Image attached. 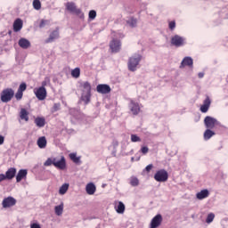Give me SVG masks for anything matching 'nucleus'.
<instances>
[{"instance_id": "50", "label": "nucleus", "mask_w": 228, "mask_h": 228, "mask_svg": "<svg viewBox=\"0 0 228 228\" xmlns=\"http://www.w3.org/2000/svg\"><path fill=\"white\" fill-rule=\"evenodd\" d=\"M47 86V82L46 81H43L42 82V86L41 87H45Z\"/></svg>"}, {"instance_id": "41", "label": "nucleus", "mask_w": 228, "mask_h": 228, "mask_svg": "<svg viewBox=\"0 0 228 228\" xmlns=\"http://www.w3.org/2000/svg\"><path fill=\"white\" fill-rule=\"evenodd\" d=\"M61 110V103H54L52 108V112H56Z\"/></svg>"}, {"instance_id": "39", "label": "nucleus", "mask_w": 228, "mask_h": 228, "mask_svg": "<svg viewBox=\"0 0 228 228\" xmlns=\"http://www.w3.org/2000/svg\"><path fill=\"white\" fill-rule=\"evenodd\" d=\"M27 90V84L26 83H21L18 88L19 92H25Z\"/></svg>"}, {"instance_id": "3", "label": "nucleus", "mask_w": 228, "mask_h": 228, "mask_svg": "<svg viewBox=\"0 0 228 228\" xmlns=\"http://www.w3.org/2000/svg\"><path fill=\"white\" fill-rule=\"evenodd\" d=\"M66 9L77 16H78L80 19H85V13L82 12L81 9H78L77 4L73 2H69L66 4Z\"/></svg>"}, {"instance_id": "27", "label": "nucleus", "mask_w": 228, "mask_h": 228, "mask_svg": "<svg viewBox=\"0 0 228 228\" xmlns=\"http://www.w3.org/2000/svg\"><path fill=\"white\" fill-rule=\"evenodd\" d=\"M47 145V140L45 136L43 137H39L37 140V146L39 147V149H45Z\"/></svg>"}, {"instance_id": "17", "label": "nucleus", "mask_w": 228, "mask_h": 228, "mask_svg": "<svg viewBox=\"0 0 228 228\" xmlns=\"http://www.w3.org/2000/svg\"><path fill=\"white\" fill-rule=\"evenodd\" d=\"M16 174H17V169L15 167H10L5 172V177L8 181H12V179H14Z\"/></svg>"}, {"instance_id": "43", "label": "nucleus", "mask_w": 228, "mask_h": 228, "mask_svg": "<svg viewBox=\"0 0 228 228\" xmlns=\"http://www.w3.org/2000/svg\"><path fill=\"white\" fill-rule=\"evenodd\" d=\"M149 151H150V149L148 146H143L141 148L142 154H148Z\"/></svg>"}, {"instance_id": "15", "label": "nucleus", "mask_w": 228, "mask_h": 228, "mask_svg": "<svg viewBox=\"0 0 228 228\" xmlns=\"http://www.w3.org/2000/svg\"><path fill=\"white\" fill-rule=\"evenodd\" d=\"M96 91L100 94H106L111 92V87L109 85L100 84L96 86Z\"/></svg>"}, {"instance_id": "2", "label": "nucleus", "mask_w": 228, "mask_h": 228, "mask_svg": "<svg viewBox=\"0 0 228 228\" xmlns=\"http://www.w3.org/2000/svg\"><path fill=\"white\" fill-rule=\"evenodd\" d=\"M142 56L141 54H135L129 58L127 67L130 71L137 70V67L139 66Z\"/></svg>"}, {"instance_id": "46", "label": "nucleus", "mask_w": 228, "mask_h": 228, "mask_svg": "<svg viewBox=\"0 0 228 228\" xmlns=\"http://www.w3.org/2000/svg\"><path fill=\"white\" fill-rule=\"evenodd\" d=\"M30 228H42L39 224L33 223L30 224Z\"/></svg>"}, {"instance_id": "16", "label": "nucleus", "mask_w": 228, "mask_h": 228, "mask_svg": "<svg viewBox=\"0 0 228 228\" xmlns=\"http://www.w3.org/2000/svg\"><path fill=\"white\" fill-rule=\"evenodd\" d=\"M211 106V98L209 96H206V99L203 101V104L200 106V110L201 112L206 113L209 110V107Z\"/></svg>"}, {"instance_id": "34", "label": "nucleus", "mask_w": 228, "mask_h": 228, "mask_svg": "<svg viewBox=\"0 0 228 228\" xmlns=\"http://www.w3.org/2000/svg\"><path fill=\"white\" fill-rule=\"evenodd\" d=\"M51 165H54V159L48 158L46 161L44 163L45 167H51Z\"/></svg>"}, {"instance_id": "20", "label": "nucleus", "mask_w": 228, "mask_h": 228, "mask_svg": "<svg viewBox=\"0 0 228 228\" xmlns=\"http://www.w3.org/2000/svg\"><path fill=\"white\" fill-rule=\"evenodd\" d=\"M96 190H97L96 185L94 183H89L86 186V191L87 195H94V193L96 192Z\"/></svg>"}, {"instance_id": "11", "label": "nucleus", "mask_w": 228, "mask_h": 228, "mask_svg": "<svg viewBox=\"0 0 228 228\" xmlns=\"http://www.w3.org/2000/svg\"><path fill=\"white\" fill-rule=\"evenodd\" d=\"M204 124H205L207 129H214L215 126H216V124H218V121L215 118L207 116L204 119Z\"/></svg>"}, {"instance_id": "49", "label": "nucleus", "mask_w": 228, "mask_h": 228, "mask_svg": "<svg viewBox=\"0 0 228 228\" xmlns=\"http://www.w3.org/2000/svg\"><path fill=\"white\" fill-rule=\"evenodd\" d=\"M136 23H137V20H134V18H132V19H131V25H132V26H134V24H136Z\"/></svg>"}, {"instance_id": "22", "label": "nucleus", "mask_w": 228, "mask_h": 228, "mask_svg": "<svg viewBox=\"0 0 228 228\" xmlns=\"http://www.w3.org/2000/svg\"><path fill=\"white\" fill-rule=\"evenodd\" d=\"M18 44L22 49H28L31 46L30 41L27 38H20Z\"/></svg>"}, {"instance_id": "42", "label": "nucleus", "mask_w": 228, "mask_h": 228, "mask_svg": "<svg viewBox=\"0 0 228 228\" xmlns=\"http://www.w3.org/2000/svg\"><path fill=\"white\" fill-rule=\"evenodd\" d=\"M23 97V92L20 91H17V93L15 94V98L17 101L21 100Z\"/></svg>"}, {"instance_id": "29", "label": "nucleus", "mask_w": 228, "mask_h": 228, "mask_svg": "<svg viewBox=\"0 0 228 228\" xmlns=\"http://www.w3.org/2000/svg\"><path fill=\"white\" fill-rule=\"evenodd\" d=\"M69 188V183H64L60 187L59 193L60 195H65Z\"/></svg>"}, {"instance_id": "44", "label": "nucleus", "mask_w": 228, "mask_h": 228, "mask_svg": "<svg viewBox=\"0 0 228 228\" xmlns=\"http://www.w3.org/2000/svg\"><path fill=\"white\" fill-rule=\"evenodd\" d=\"M175 27H176L175 21H171V22H169V28H170L171 30L175 29Z\"/></svg>"}, {"instance_id": "21", "label": "nucleus", "mask_w": 228, "mask_h": 228, "mask_svg": "<svg viewBox=\"0 0 228 228\" xmlns=\"http://www.w3.org/2000/svg\"><path fill=\"white\" fill-rule=\"evenodd\" d=\"M12 27H13V31L14 32L20 31L22 29V28H23V21H22V20H20V19L15 20L14 22H13Z\"/></svg>"}, {"instance_id": "28", "label": "nucleus", "mask_w": 228, "mask_h": 228, "mask_svg": "<svg viewBox=\"0 0 228 228\" xmlns=\"http://www.w3.org/2000/svg\"><path fill=\"white\" fill-rule=\"evenodd\" d=\"M213 136H215V132H213L210 128L207 129L204 132V134H203L204 140L206 141L210 140L211 138H213Z\"/></svg>"}, {"instance_id": "18", "label": "nucleus", "mask_w": 228, "mask_h": 228, "mask_svg": "<svg viewBox=\"0 0 228 228\" xmlns=\"http://www.w3.org/2000/svg\"><path fill=\"white\" fill-rule=\"evenodd\" d=\"M193 59L191 57H185L181 62L180 69H183L186 66L193 67Z\"/></svg>"}, {"instance_id": "12", "label": "nucleus", "mask_w": 228, "mask_h": 228, "mask_svg": "<svg viewBox=\"0 0 228 228\" xmlns=\"http://www.w3.org/2000/svg\"><path fill=\"white\" fill-rule=\"evenodd\" d=\"M58 38H60V28H56L53 31H52L49 35V37L45 40V44L53 43Z\"/></svg>"}, {"instance_id": "6", "label": "nucleus", "mask_w": 228, "mask_h": 228, "mask_svg": "<svg viewBox=\"0 0 228 228\" xmlns=\"http://www.w3.org/2000/svg\"><path fill=\"white\" fill-rule=\"evenodd\" d=\"M128 108L134 116L139 115L142 110L140 103L133 99H129Z\"/></svg>"}, {"instance_id": "14", "label": "nucleus", "mask_w": 228, "mask_h": 228, "mask_svg": "<svg viewBox=\"0 0 228 228\" xmlns=\"http://www.w3.org/2000/svg\"><path fill=\"white\" fill-rule=\"evenodd\" d=\"M121 41L118 39H113L110 43V48L112 53H118L121 50Z\"/></svg>"}, {"instance_id": "9", "label": "nucleus", "mask_w": 228, "mask_h": 228, "mask_svg": "<svg viewBox=\"0 0 228 228\" xmlns=\"http://www.w3.org/2000/svg\"><path fill=\"white\" fill-rule=\"evenodd\" d=\"M53 167H55V168H59V170H65L67 167L65 157L61 156L60 160L53 158Z\"/></svg>"}, {"instance_id": "24", "label": "nucleus", "mask_w": 228, "mask_h": 228, "mask_svg": "<svg viewBox=\"0 0 228 228\" xmlns=\"http://www.w3.org/2000/svg\"><path fill=\"white\" fill-rule=\"evenodd\" d=\"M19 116L20 119L25 120L26 122L29 120V112L24 108L20 109Z\"/></svg>"}, {"instance_id": "47", "label": "nucleus", "mask_w": 228, "mask_h": 228, "mask_svg": "<svg viewBox=\"0 0 228 228\" xmlns=\"http://www.w3.org/2000/svg\"><path fill=\"white\" fill-rule=\"evenodd\" d=\"M153 168V165L151 164V165H148L146 167H145V170L146 172H151Z\"/></svg>"}, {"instance_id": "37", "label": "nucleus", "mask_w": 228, "mask_h": 228, "mask_svg": "<svg viewBox=\"0 0 228 228\" xmlns=\"http://www.w3.org/2000/svg\"><path fill=\"white\" fill-rule=\"evenodd\" d=\"M131 142H142V139L136 134H131Z\"/></svg>"}, {"instance_id": "35", "label": "nucleus", "mask_w": 228, "mask_h": 228, "mask_svg": "<svg viewBox=\"0 0 228 228\" xmlns=\"http://www.w3.org/2000/svg\"><path fill=\"white\" fill-rule=\"evenodd\" d=\"M213 220H215V214H213V213L208 214L207 216V219H206V223L211 224V222H213Z\"/></svg>"}, {"instance_id": "45", "label": "nucleus", "mask_w": 228, "mask_h": 228, "mask_svg": "<svg viewBox=\"0 0 228 228\" xmlns=\"http://www.w3.org/2000/svg\"><path fill=\"white\" fill-rule=\"evenodd\" d=\"M6 175L4 174H0V183H3V181H6Z\"/></svg>"}, {"instance_id": "4", "label": "nucleus", "mask_w": 228, "mask_h": 228, "mask_svg": "<svg viewBox=\"0 0 228 228\" xmlns=\"http://www.w3.org/2000/svg\"><path fill=\"white\" fill-rule=\"evenodd\" d=\"M154 179L157 183H167L169 179L168 172L166 169H160L154 175Z\"/></svg>"}, {"instance_id": "51", "label": "nucleus", "mask_w": 228, "mask_h": 228, "mask_svg": "<svg viewBox=\"0 0 228 228\" xmlns=\"http://www.w3.org/2000/svg\"><path fill=\"white\" fill-rule=\"evenodd\" d=\"M199 77L201 78V77H204V73L200 72L198 74Z\"/></svg>"}, {"instance_id": "48", "label": "nucleus", "mask_w": 228, "mask_h": 228, "mask_svg": "<svg viewBox=\"0 0 228 228\" xmlns=\"http://www.w3.org/2000/svg\"><path fill=\"white\" fill-rule=\"evenodd\" d=\"M4 137L3 135H0V145H4Z\"/></svg>"}, {"instance_id": "8", "label": "nucleus", "mask_w": 228, "mask_h": 228, "mask_svg": "<svg viewBox=\"0 0 228 228\" xmlns=\"http://www.w3.org/2000/svg\"><path fill=\"white\" fill-rule=\"evenodd\" d=\"M17 200L12 196L4 198L2 201V207L6 209V208H12V206H16Z\"/></svg>"}, {"instance_id": "10", "label": "nucleus", "mask_w": 228, "mask_h": 228, "mask_svg": "<svg viewBox=\"0 0 228 228\" xmlns=\"http://www.w3.org/2000/svg\"><path fill=\"white\" fill-rule=\"evenodd\" d=\"M163 223V216L160 214H158L155 216L151 222L150 228H158L160 227V225Z\"/></svg>"}, {"instance_id": "31", "label": "nucleus", "mask_w": 228, "mask_h": 228, "mask_svg": "<svg viewBox=\"0 0 228 228\" xmlns=\"http://www.w3.org/2000/svg\"><path fill=\"white\" fill-rule=\"evenodd\" d=\"M63 209H64L63 204L56 206L54 208L55 215H57V216H61V215H62L63 213Z\"/></svg>"}, {"instance_id": "30", "label": "nucleus", "mask_w": 228, "mask_h": 228, "mask_svg": "<svg viewBox=\"0 0 228 228\" xmlns=\"http://www.w3.org/2000/svg\"><path fill=\"white\" fill-rule=\"evenodd\" d=\"M69 157V159L73 161V163H76V164L81 163L80 157H77V153H70Z\"/></svg>"}, {"instance_id": "25", "label": "nucleus", "mask_w": 228, "mask_h": 228, "mask_svg": "<svg viewBox=\"0 0 228 228\" xmlns=\"http://www.w3.org/2000/svg\"><path fill=\"white\" fill-rule=\"evenodd\" d=\"M35 124L37 127H45L46 121L44 117H37L35 118Z\"/></svg>"}, {"instance_id": "38", "label": "nucleus", "mask_w": 228, "mask_h": 228, "mask_svg": "<svg viewBox=\"0 0 228 228\" xmlns=\"http://www.w3.org/2000/svg\"><path fill=\"white\" fill-rule=\"evenodd\" d=\"M50 23V21L48 20H41L40 23H39V28H45L46 25H48Z\"/></svg>"}, {"instance_id": "52", "label": "nucleus", "mask_w": 228, "mask_h": 228, "mask_svg": "<svg viewBox=\"0 0 228 228\" xmlns=\"http://www.w3.org/2000/svg\"><path fill=\"white\" fill-rule=\"evenodd\" d=\"M9 34H12V31H9Z\"/></svg>"}, {"instance_id": "1", "label": "nucleus", "mask_w": 228, "mask_h": 228, "mask_svg": "<svg viewBox=\"0 0 228 228\" xmlns=\"http://www.w3.org/2000/svg\"><path fill=\"white\" fill-rule=\"evenodd\" d=\"M83 88L81 94V100L85 102L86 105L89 104L92 98V86L91 83L86 81L81 84Z\"/></svg>"}, {"instance_id": "7", "label": "nucleus", "mask_w": 228, "mask_h": 228, "mask_svg": "<svg viewBox=\"0 0 228 228\" xmlns=\"http://www.w3.org/2000/svg\"><path fill=\"white\" fill-rule=\"evenodd\" d=\"M34 94L38 100L44 101L47 97V90L44 86L34 89Z\"/></svg>"}, {"instance_id": "26", "label": "nucleus", "mask_w": 228, "mask_h": 228, "mask_svg": "<svg viewBox=\"0 0 228 228\" xmlns=\"http://www.w3.org/2000/svg\"><path fill=\"white\" fill-rule=\"evenodd\" d=\"M115 209L117 213L123 215V213L126 211V205L122 201H118V204L117 207H115Z\"/></svg>"}, {"instance_id": "32", "label": "nucleus", "mask_w": 228, "mask_h": 228, "mask_svg": "<svg viewBox=\"0 0 228 228\" xmlns=\"http://www.w3.org/2000/svg\"><path fill=\"white\" fill-rule=\"evenodd\" d=\"M81 75V69L80 68H76L71 70V76L75 78H78Z\"/></svg>"}, {"instance_id": "19", "label": "nucleus", "mask_w": 228, "mask_h": 228, "mask_svg": "<svg viewBox=\"0 0 228 228\" xmlns=\"http://www.w3.org/2000/svg\"><path fill=\"white\" fill-rule=\"evenodd\" d=\"M28 175L27 169H20L16 175V183H20L22 179H26Z\"/></svg>"}, {"instance_id": "40", "label": "nucleus", "mask_w": 228, "mask_h": 228, "mask_svg": "<svg viewBox=\"0 0 228 228\" xmlns=\"http://www.w3.org/2000/svg\"><path fill=\"white\" fill-rule=\"evenodd\" d=\"M96 16H97L96 11L92 10L89 12V19L90 20H94L96 18Z\"/></svg>"}, {"instance_id": "23", "label": "nucleus", "mask_w": 228, "mask_h": 228, "mask_svg": "<svg viewBox=\"0 0 228 228\" xmlns=\"http://www.w3.org/2000/svg\"><path fill=\"white\" fill-rule=\"evenodd\" d=\"M208 197H209V191H208V189H204L196 194V198L199 200L208 199Z\"/></svg>"}, {"instance_id": "33", "label": "nucleus", "mask_w": 228, "mask_h": 228, "mask_svg": "<svg viewBox=\"0 0 228 228\" xmlns=\"http://www.w3.org/2000/svg\"><path fill=\"white\" fill-rule=\"evenodd\" d=\"M33 8L36 10H40L42 8V3L40 0H34L33 1Z\"/></svg>"}, {"instance_id": "5", "label": "nucleus", "mask_w": 228, "mask_h": 228, "mask_svg": "<svg viewBox=\"0 0 228 228\" xmlns=\"http://www.w3.org/2000/svg\"><path fill=\"white\" fill-rule=\"evenodd\" d=\"M15 93L14 90L12 88H6L4 89L1 93V102H8L10 101H12V99L13 98Z\"/></svg>"}, {"instance_id": "36", "label": "nucleus", "mask_w": 228, "mask_h": 228, "mask_svg": "<svg viewBox=\"0 0 228 228\" xmlns=\"http://www.w3.org/2000/svg\"><path fill=\"white\" fill-rule=\"evenodd\" d=\"M131 186H138L139 185V179L136 177H133L130 180Z\"/></svg>"}, {"instance_id": "13", "label": "nucleus", "mask_w": 228, "mask_h": 228, "mask_svg": "<svg viewBox=\"0 0 228 228\" xmlns=\"http://www.w3.org/2000/svg\"><path fill=\"white\" fill-rule=\"evenodd\" d=\"M171 45L180 47L185 45V39L178 35L174 36L171 38Z\"/></svg>"}]
</instances>
